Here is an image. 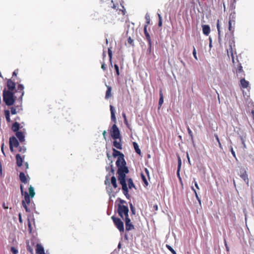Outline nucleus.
<instances>
[{
    "label": "nucleus",
    "mask_w": 254,
    "mask_h": 254,
    "mask_svg": "<svg viewBox=\"0 0 254 254\" xmlns=\"http://www.w3.org/2000/svg\"><path fill=\"white\" fill-rule=\"evenodd\" d=\"M5 85L2 91L3 102L10 107L9 110H4V115L7 123L12 122L10 114L14 115L23 111L22 101L24 95V86L16 83L11 79H6Z\"/></svg>",
    "instance_id": "obj_1"
},
{
    "label": "nucleus",
    "mask_w": 254,
    "mask_h": 254,
    "mask_svg": "<svg viewBox=\"0 0 254 254\" xmlns=\"http://www.w3.org/2000/svg\"><path fill=\"white\" fill-rule=\"evenodd\" d=\"M113 156L114 157H118V159L116 162L118 167V179L120 184L122 186L123 194L128 199L130 197L128 193V189L130 190L132 188L136 189L135 186L131 178L126 179V175L128 173L129 170L126 166L127 164L124 159V155L115 148L113 149Z\"/></svg>",
    "instance_id": "obj_2"
},
{
    "label": "nucleus",
    "mask_w": 254,
    "mask_h": 254,
    "mask_svg": "<svg viewBox=\"0 0 254 254\" xmlns=\"http://www.w3.org/2000/svg\"><path fill=\"white\" fill-rule=\"evenodd\" d=\"M113 161H111L110 165L108 167H106V170L107 171H110L109 175L106 177V180L105 181V184L106 186H108V187L106 188L108 194L110 197H115L116 194L120 191L121 189L118 187V185L117 182V179L114 176L115 170L114 169L113 165Z\"/></svg>",
    "instance_id": "obj_3"
},
{
    "label": "nucleus",
    "mask_w": 254,
    "mask_h": 254,
    "mask_svg": "<svg viewBox=\"0 0 254 254\" xmlns=\"http://www.w3.org/2000/svg\"><path fill=\"white\" fill-rule=\"evenodd\" d=\"M234 47V42L233 39L232 38L231 40L229 41V48L227 50V54L228 56H229L230 54L231 55L232 62L235 68L237 76L240 78H242L245 76V74L244 71L243 69V67L241 65V64L239 63L237 58L236 59V61L235 60L234 55L233 51V47Z\"/></svg>",
    "instance_id": "obj_4"
},
{
    "label": "nucleus",
    "mask_w": 254,
    "mask_h": 254,
    "mask_svg": "<svg viewBox=\"0 0 254 254\" xmlns=\"http://www.w3.org/2000/svg\"><path fill=\"white\" fill-rule=\"evenodd\" d=\"M28 190L29 193L26 191H24L23 185H20V190L21 194L24 195V199L22 200V206L25 208L26 212H30L31 210L28 207L27 204H29L30 203V198H32L34 197L35 192L34 188L32 186H30L29 187Z\"/></svg>",
    "instance_id": "obj_5"
},
{
    "label": "nucleus",
    "mask_w": 254,
    "mask_h": 254,
    "mask_svg": "<svg viewBox=\"0 0 254 254\" xmlns=\"http://www.w3.org/2000/svg\"><path fill=\"white\" fill-rule=\"evenodd\" d=\"M110 109L111 111V119L114 124L110 130L111 136L113 139H120L121 137L120 130L116 125V118L115 116V110L114 107L112 105L110 106Z\"/></svg>",
    "instance_id": "obj_6"
},
{
    "label": "nucleus",
    "mask_w": 254,
    "mask_h": 254,
    "mask_svg": "<svg viewBox=\"0 0 254 254\" xmlns=\"http://www.w3.org/2000/svg\"><path fill=\"white\" fill-rule=\"evenodd\" d=\"M235 17L234 14H230L229 17V27L228 29L230 32L231 35L229 37V38H227V41H228L229 43L230 40H231L232 38L233 39L234 41V37L233 36L234 32L235 31Z\"/></svg>",
    "instance_id": "obj_7"
},
{
    "label": "nucleus",
    "mask_w": 254,
    "mask_h": 254,
    "mask_svg": "<svg viewBox=\"0 0 254 254\" xmlns=\"http://www.w3.org/2000/svg\"><path fill=\"white\" fill-rule=\"evenodd\" d=\"M117 212L119 215L123 219H124V216L125 218L128 217V208L127 205L118 204Z\"/></svg>",
    "instance_id": "obj_8"
},
{
    "label": "nucleus",
    "mask_w": 254,
    "mask_h": 254,
    "mask_svg": "<svg viewBox=\"0 0 254 254\" xmlns=\"http://www.w3.org/2000/svg\"><path fill=\"white\" fill-rule=\"evenodd\" d=\"M114 225L121 233L124 232V225L123 222L119 218L116 217L115 216L111 217Z\"/></svg>",
    "instance_id": "obj_9"
},
{
    "label": "nucleus",
    "mask_w": 254,
    "mask_h": 254,
    "mask_svg": "<svg viewBox=\"0 0 254 254\" xmlns=\"http://www.w3.org/2000/svg\"><path fill=\"white\" fill-rule=\"evenodd\" d=\"M19 143L15 136H12L9 138V149L11 152H13L14 147H18Z\"/></svg>",
    "instance_id": "obj_10"
},
{
    "label": "nucleus",
    "mask_w": 254,
    "mask_h": 254,
    "mask_svg": "<svg viewBox=\"0 0 254 254\" xmlns=\"http://www.w3.org/2000/svg\"><path fill=\"white\" fill-rule=\"evenodd\" d=\"M126 230L129 231L134 229V225L132 224L130 218L128 217L125 218V219Z\"/></svg>",
    "instance_id": "obj_11"
},
{
    "label": "nucleus",
    "mask_w": 254,
    "mask_h": 254,
    "mask_svg": "<svg viewBox=\"0 0 254 254\" xmlns=\"http://www.w3.org/2000/svg\"><path fill=\"white\" fill-rule=\"evenodd\" d=\"M19 179L22 183L27 184H28L30 178L28 176H26L24 173L20 172L19 173Z\"/></svg>",
    "instance_id": "obj_12"
},
{
    "label": "nucleus",
    "mask_w": 254,
    "mask_h": 254,
    "mask_svg": "<svg viewBox=\"0 0 254 254\" xmlns=\"http://www.w3.org/2000/svg\"><path fill=\"white\" fill-rule=\"evenodd\" d=\"M16 137L17 138L21 143L25 141V134L22 131H19L15 132Z\"/></svg>",
    "instance_id": "obj_13"
},
{
    "label": "nucleus",
    "mask_w": 254,
    "mask_h": 254,
    "mask_svg": "<svg viewBox=\"0 0 254 254\" xmlns=\"http://www.w3.org/2000/svg\"><path fill=\"white\" fill-rule=\"evenodd\" d=\"M24 158V156H23V157H22L21 156V155L19 154H17L16 155L15 158H16V165L18 167H21L22 165Z\"/></svg>",
    "instance_id": "obj_14"
},
{
    "label": "nucleus",
    "mask_w": 254,
    "mask_h": 254,
    "mask_svg": "<svg viewBox=\"0 0 254 254\" xmlns=\"http://www.w3.org/2000/svg\"><path fill=\"white\" fill-rule=\"evenodd\" d=\"M115 140L113 141V146L118 149H122V138L121 137L120 139H114Z\"/></svg>",
    "instance_id": "obj_15"
},
{
    "label": "nucleus",
    "mask_w": 254,
    "mask_h": 254,
    "mask_svg": "<svg viewBox=\"0 0 254 254\" xmlns=\"http://www.w3.org/2000/svg\"><path fill=\"white\" fill-rule=\"evenodd\" d=\"M22 127H20V124L18 123L17 122H15L11 126V130L14 132H16L17 131H19V129L21 128Z\"/></svg>",
    "instance_id": "obj_16"
},
{
    "label": "nucleus",
    "mask_w": 254,
    "mask_h": 254,
    "mask_svg": "<svg viewBox=\"0 0 254 254\" xmlns=\"http://www.w3.org/2000/svg\"><path fill=\"white\" fill-rule=\"evenodd\" d=\"M202 32L204 35L208 36L210 33V28L208 25H202Z\"/></svg>",
    "instance_id": "obj_17"
},
{
    "label": "nucleus",
    "mask_w": 254,
    "mask_h": 254,
    "mask_svg": "<svg viewBox=\"0 0 254 254\" xmlns=\"http://www.w3.org/2000/svg\"><path fill=\"white\" fill-rule=\"evenodd\" d=\"M249 85V83L247 81L244 77H242L240 80V85L243 88H247Z\"/></svg>",
    "instance_id": "obj_18"
},
{
    "label": "nucleus",
    "mask_w": 254,
    "mask_h": 254,
    "mask_svg": "<svg viewBox=\"0 0 254 254\" xmlns=\"http://www.w3.org/2000/svg\"><path fill=\"white\" fill-rule=\"evenodd\" d=\"M36 254H45L44 248L40 244H37L36 249Z\"/></svg>",
    "instance_id": "obj_19"
},
{
    "label": "nucleus",
    "mask_w": 254,
    "mask_h": 254,
    "mask_svg": "<svg viewBox=\"0 0 254 254\" xmlns=\"http://www.w3.org/2000/svg\"><path fill=\"white\" fill-rule=\"evenodd\" d=\"M106 87L107 88V90L106 92L105 98L106 99H108L110 98V97H111V96H112V93H111L112 87L107 85H106Z\"/></svg>",
    "instance_id": "obj_20"
},
{
    "label": "nucleus",
    "mask_w": 254,
    "mask_h": 254,
    "mask_svg": "<svg viewBox=\"0 0 254 254\" xmlns=\"http://www.w3.org/2000/svg\"><path fill=\"white\" fill-rule=\"evenodd\" d=\"M240 177L244 180V181L246 183L248 186L249 185V179L248 178V175L247 173L245 174L244 175H239Z\"/></svg>",
    "instance_id": "obj_21"
},
{
    "label": "nucleus",
    "mask_w": 254,
    "mask_h": 254,
    "mask_svg": "<svg viewBox=\"0 0 254 254\" xmlns=\"http://www.w3.org/2000/svg\"><path fill=\"white\" fill-rule=\"evenodd\" d=\"M159 96H160V98H159L158 104H159V107H161L164 102L163 95V93H162L161 90H160Z\"/></svg>",
    "instance_id": "obj_22"
},
{
    "label": "nucleus",
    "mask_w": 254,
    "mask_h": 254,
    "mask_svg": "<svg viewBox=\"0 0 254 254\" xmlns=\"http://www.w3.org/2000/svg\"><path fill=\"white\" fill-rule=\"evenodd\" d=\"M133 147H134L135 152L138 154L140 155L141 154V151H140V149L139 148V146H138L137 143L135 142H133Z\"/></svg>",
    "instance_id": "obj_23"
},
{
    "label": "nucleus",
    "mask_w": 254,
    "mask_h": 254,
    "mask_svg": "<svg viewBox=\"0 0 254 254\" xmlns=\"http://www.w3.org/2000/svg\"><path fill=\"white\" fill-rule=\"evenodd\" d=\"M217 29L218 31V40L219 42H220L221 38H220V21L219 19L217 20Z\"/></svg>",
    "instance_id": "obj_24"
},
{
    "label": "nucleus",
    "mask_w": 254,
    "mask_h": 254,
    "mask_svg": "<svg viewBox=\"0 0 254 254\" xmlns=\"http://www.w3.org/2000/svg\"><path fill=\"white\" fill-rule=\"evenodd\" d=\"M191 190L193 191L194 194H195V197L197 199V200H198L199 203L200 204H201V200H200V198H199V197L198 196V194L197 193V191H196V190L194 189L193 187L191 186Z\"/></svg>",
    "instance_id": "obj_25"
},
{
    "label": "nucleus",
    "mask_w": 254,
    "mask_h": 254,
    "mask_svg": "<svg viewBox=\"0 0 254 254\" xmlns=\"http://www.w3.org/2000/svg\"><path fill=\"white\" fill-rule=\"evenodd\" d=\"M108 53L109 57V60L111 65H112V51L111 48H108Z\"/></svg>",
    "instance_id": "obj_26"
},
{
    "label": "nucleus",
    "mask_w": 254,
    "mask_h": 254,
    "mask_svg": "<svg viewBox=\"0 0 254 254\" xmlns=\"http://www.w3.org/2000/svg\"><path fill=\"white\" fill-rule=\"evenodd\" d=\"M141 177L142 181L143 182V183L144 184V187L147 186L148 185V182L147 181V179H146L145 176L142 173H141Z\"/></svg>",
    "instance_id": "obj_27"
},
{
    "label": "nucleus",
    "mask_w": 254,
    "mask_h": 254,
    "mask_svg": "<svg viewBox=\"0 0 254 254\" xmlns=\"http://www.w3.org/2000/svg\"><path fill=\"white\" fill-rule=\"evenodd\" d=\"M18 151L21 153H24L26 151V148L24 145L18 146Z\"/></svg>",
    "instance_id": "obj_28"
},
{
    "label": "nucleus",
    "mask_w": 254,
    "mask_h": 254,
    "mask_svg": "<svg viewBox=\"0 0 254 254\" xmlns=\"http://www.w3.org/2000/svg\"><path fill=\"white\" fill-rule=\"evenodd\" d=\"M145 36L146 39L148 43V45H150L151 43H152V42H151V37H150V36L149 33L145 34Z\"/></svg>",
    "instance_id": "obj_29"
},
{
    "label": "nucleus",
    "mask_w": 254,
    "mask_h": 254,
    "mask_svg": "<svg viewBox=\"0 0 254 254\" xmlns=\"http://www.w3.org/2000/svg\"><path fill=\"white\" fill-rule=\"evenodd\" d=\"M187 130L188 131V133L190 137L191 141H193V135L192 131L191 130V129L189 127H188Z\"/></svg>",
    "instance_id": "obj_30"
},
{
    "label": "nucleus",
    "mask_w": 254,
    "mask_h": 254,
    "mask_svg": "<svg viewBox=\"0 0 254 254\" xmlns=\"http://www.w3.org/2000/svg\"><path fill=\"white\" fill-rule=\"evenodd\" d=\"M166 247L173 254H177L175 250L170 245H166Z\"/></svg>",
    "instance_id": "obj_31"
},
{
    "label": "nucleus",
    "mask_w": 254,
    "mask_h": 254,
    "mask_svg": "<svg viewBox=\"0 0 254 254\" xmlns=\"http://www.w3.org/2000/svg\"><path fill=\"white\" fill-rule=\"evenodd\" d=\"M10 252L12 253L13 254H17L18 253V250L14 247H12L10 249Z\"/></svg>",
    "instance_id": "obj_32"
},
{
    "label": "nucleus",
    "mask_w": 254,
    "mask_h": 254,
    "mask_svg": "<svg viewBox=\"0 0 254 254\" xmlns=\"http://www.w3.org/2000/svg\"><path fill=\"white\" fill-rule=\"evenodd\" d=\"M114 67L116 70V72L117 75L119 76L120 75V72H119V68L118 65L117 64H115Z\"/></svg>",
    "instance_id": "obj_33"
},
{
    "label": "nucleus",
    "mask_w": 254,
    "mask_h": 254,
    "mask_svg": "<svg viewBox=\"0 0 254 254\" xmlns=\"http://www.w3.org/2000/svg\"><path fill=\"white\" fill-rule=\"evenodd\" d=\"M246 173H247V171L244 168H241L240 169L239 175H244L245 174H246Z\"/></svg>",
    "instance_id": "obj_34"
},
{
    "label": "nucleus",
    "mask_w": 254,
    "mask_h": 254,
    "mask_svg": "<svg viewBox=\"0 0 254 254\" xmlns=\"http://www.w3.org/2000/svg\"><path fill=\"white\" fill-rule=\"evenodd\" d=\"M192 54H193V56L194 58V59L196 60H197V56H196V50H195V48H194V47H193Z\"/></svg>",
    "instance_id": "obj_35"
},
{
    "label": "nucleus",
    "mask_w": 254,
    "mask_h": 254,
    "mask_svg": "<svg viewBox=\"0 0 254 254\" xmlns=\"http://www.w3.org/2000/svg\"><path fill=\"white\" fill-rule=\"evenodd\" d=\"M149 47L147 50V54H151L152 52V43H151L150 45H148Z\"/></svg>",
    "instance_id": "obj_36"
},
{
    "label": "nucleus",
    "mask_w": 254,
    "mask_h": 254,
    "mask_svg": "<svg viewBox=\"0 0 254 254\" xmlns=\"http://www.w3.org/2000/svg\"><path fill=\"white\" fill-rule=\"evenodd\" d=\"M230 151H231V152L232 154L233 155V157L235 158V159L236 160H237V158L236 157V155L235 152L234 151L232 146H231V147H230Z\"/></svg>",
    "instance_id": "obj_37"
},
{
    "label": "nucleus",
    "mask_w": 254,
    "mask_h": 254,
    "mask_svg": "<svg viewBox=\"0 0 254 254\" xmlns=\"http://www.w3.org/2000/svg\"><path fill=\"white\" fill-rule=\"evenodd\" d=\"M178 169H179V170L181 169V165H182V161L180 157L178 156Z\"/></svg>",
    "instance_id": "obj_38"
},
{
    "label": "nucleus",
    "mask_w": 254,
    "mask_h": 254,
    "mask_svg": "<svg viewBox=\"0 0 254 254\" xmlns=\"http://www.w3.org/2000/svg\"><path fill=\"white\" fill-rule=\"evenodd\" d=\"M18 69H16V70H15L13 73H12V78H11L14 82V79H12L13 78L14 76H16L17 75V73H18Z\"/></svg>",
    "instance_id": "obj_39"
},
{
    "label": "nucleus",
    "mask_w": 254,
    "mask_h": 254,
    "mask_svg": "<svg viewBox=\"0 0 254 254\" xmlns=\"http://www.w3.org/2000/svg\"><path fill=\"white\" fill-rule=\"evenodd\" d=\"M145 19H146V23L145 25H147L150 24V18L149 16L146 15L145 16Z\"/></svg>",
    "instance_id": "obj_40"
},
{
    "label": "nucleus",
    "mask_w": 254,
    "mask_h": 254,
    "mask_svg": "<svg viewBox=\"0 0 254 254\" xmlns=\"http://www.w3.org/2000/svg\"><path fill=\"white\" fill-rule=\"evenodd\" d=\"M117 200L119 201L120 202L118 204L124 205V203H126V201L125 200H123L120 198H118Z\"/></svg>",
    "instance_id": "obj_41"
},
{
    "label": "nucleus",
    "mask_w": 254,
    "mask_h": 254,
    "mask_svg": "<svg viewBox=\"0 0 254 254\" xmlns=\"http://www.w3.org/2000/svg\"><path fill=\"white\" fill-rule=\"evenodd\" d=\"M130 210H131L132 214H135V209L133 207V206H132V204L131 203L130 204Z\"/></svg>",
    "instance_id": "obj_42"
},
{
    "label": "nucleus",
    "mask_w": 254,
    "mask_h": 254,
    "mask_svg": "<svg viewBox=\"0 0 254 254\" xmlns=\"http://www.w3.org/2000/svg\"><path fill=\"white\" fill-rule=\"evenodd\" d=\"M127 42L129 44L132 45V46L133 45V40L130 37L129 38H128V39H127Z\"/></svg>",
    "instance_id": "obj_43"
},
{
    "label": "nucleus",
    "mask_w": 254,
    "mask_h": 254,
    "mask_svg": "<svg viewBox=\"0 0 254 254\" xmlns=\"http://www.w3.org/2000/svg\"><path fill=\"white\" fill-rule=\"evenodd\" d=\"M101 68L104 71H106L107 70V66H106V65L104 63V62H103L102 63Z\"/></svg>",
    "instance_id": "obj_44"
},
{
    "label": "nucleus",
    "mask_w": 254,
    "mask_h": 254,
    "mask_svg": "<svg viewBox=\"0 0 254 254\" xmlns=\"http://www.w3.org/2000/svg\"><path fill=\"white\" fill-rule=\"evenodd\" d=\"M193 182L194 183V186H195V187L196 189L197 190H199V186H198V184H197V182H196V181H195V179H193Z\"/></svg>",
    "instance_id": "obj_45"
},
{
    "label": "nucleus",
    "mask_w": 254,
    "mask_h": 254,
    "mask_svg": "<svg viewBox=\"0 0 254 254\" xmlns=\"http://www.w3.org/2000/svg\"><path fill=\"white\" fill-rule=\"evenodd\" d=\"M119 4L118 3H117V4H114L113 3V6H112L113 8L116 9V10H118L119 9Z\"/></svg>",
    "instance_id": "obj_46"
},
{
    "label": "nucleus",
    "mask_w": 254,
    "mask_h": 254,
    "mask_svg": "<svg viewBox=\"0 0 254 254\" xmlns=\"http://www.w3.org/2000/svg\"><path fill=\"white\" fill-rule=\"evenodd\" d=\"M147 25H144V35L146 34V33H148V32H147Z\"/></svg>",
    "instance_id": "obj_47"
},
{
    "label": "nucleus",
    "mask_w": 254,
    "mask_h": 254,
    "mask_svg": "<svg viewBox=\"0 0 254 254\" xmlns=\"http://www.w3.org/2000/svg\"><path fill=\"white\" fill-rule=\"evenodd\" d=\"M27 250L28 252H30L31 253H32L33 250L29 246H28L27 247Z\"/></svg>",
    "instance_id": "obj_48"
},
{
    "label": "nucleus",
    "mask_w": 254,
    "mask_h": 254,
    "mask_svg": "<svg viewBox=\"0 0 254 254\" xmlns=\"http://www.w3.org/2000/svg\"><path fill=\"white\" fill-rule=\"evenodd\" d=\"M18 219L20 223H22V216L20 213H19L18 215Z\"/></svg>",
    "instance_id": "obj_49"
},
{
    "label": "nucleus",
    "mask_w": 254,
    "mask_h": 254,
    "mask_svg": "<svg viewBox=\"0 0 254 254\" xmlns=\"http://www.w3.org/2000/svg\"><path fill=\"white\" fill-rule=\"evenodd\" d=\"M24 166L25 167V171L28 169L29 168V165H28V162H25L24 163Z\"/></svg>",
    "instance_id": "obj_50"
},
{
    "label": "nucleus",
    "mask_w": 254,
    "mask_h": 254,
    "mask_svg": "<svg viewBox=\"0 0 254 254\" xmlns=\"http://www.w3.org/2000/svg\"><path fill=\"white\" fill-rule=\"evenodd\" d=\"M28 226L29 230V231L31 232V230H32V228H31V223H30V222L29 221V222H28Z\"/></svg>",
    "instance_id": "obj_51"
},
{
    "label": "nucleus",
    "mask_w": 254,
    "mask_h": 254,
    "mask_svg": "<svg viewBox=\"0 0 254 254\" xmlns=\"http://www.w3.org/2000/svg\"><path fill=\"white\" fill-rule=\"evenodd\" d=\"M180 170H179V169H177V176L178 177V178L181 179V177H180Z\"/></svg>",
    "instance_id": "obj_52"
},
{
    "label": "nucleus",
    "mask_w": 254,
    "mask_h": 254,
    "mask_svg": "<svg viewBox=\"0 0 254 254\" xmlns=\"http://www.w3.org/2000/svg\"><path fill=\"white\" fill-rule=\"evenodd\" d=\"M241 141H242V143L243 144L244 147H246V144H245V143L244 139L242 137H241Z\"/></svg>",
    "instance_id": "obj_53"
},
{
    "label": "nucleus",
    "mask_w": 254,
    "mask_h": 254,
    "mask_svg": "<svg viewBox=\"0 0 254 254\" xmlns=\"http://www.w3.org/2000/svg\"><path fill=\"white\" fill-rule=\"evenodd\" d=\"M162 19H159V22H158V26L159 27H161V26H162Z\"/></svg>",
    "instance_id": "obj_54"
},
{
    "label": "nucleus",
    "mask_w": 254,
    "mask_h": 254,
    "mask_svg": "<svg viewBox=\"0 0 254 254\" xmlns=\"http://www.w3.org/2000/svg\"><path fill=\"white\" fill-rule=\"evenodd\" d=\"M153 208H154V210L155 211L158 210V205L157 204L154 205L153 206Z\"/></svg>",
    "instance_id": "obj_55"
},
{
    "label": "nucleus",
    "mask_w": 254,
    "mask_h": 254,
    "mask_svg": "<svg viewBox=\"0 0 254 254\" xmlns=\"http://www.w3.org/2000/svg\"><path fill=\"white\" fill-rule=\"evenodd\" d=\"M2 207L4 209H7L8 208V206H6L5 205V203L4 202L2 204Z\"/></svg>",
    "instance_id": "obj_56"
},
{
    "label": "nucleus",
    "mask_w": 254,
    "mask_h": 254,
    "mask_svg": "<svg viewBox=\"0 0 254 254\" xmlns=\"http://www.w3.org/2000/svg\"><path fill=\"white\" fill-rule=\"evenodd\" d=\"M145 172L146 175L148 176V177L149 178V171H148V170L146 168L145 169Z\"/></svg>",
    "instance_id": "obj_57"
},
{
    "label": "nucleus",
    "mask_w": 254,
    "mask_h": 254,
    "mask_svg": "<svg viewBox=\"0 0 254 254\" xmlns=\"http://www.w3.org/2000/svg\"><path fill=\"white\" fill-rule=\"evenodd\" d=\"M215 136L216 139V140L217 141V142H219L220 140H219V137H218V135H217V134H215Z\"/></svg>",
    "instance_id": "obj_58"
},
{
    "label": "nucleus",
    "mask_w": 254,
    "mask_h": 254,
    "mask_svg": "<svg viewBox=\"0 0 254 254\" xmlns=\"http://www.w3.org/2000/svg\"><path fill=\"white\" fill-rule=\"evenodd\" d=\"M209 47L211 48L212 47V40L211 38H209Z\"/></svg>",
    "instance_id": "obj_59"
},
{
    "label": "nucleus",
    "mask_w": 254,
    "mask_h": 254,
    "mask_svg": "<svg viewBox=\"0 0 254 254\" xmlns=\"http://www.w3.org/2000/svg\"><path fill=\"white\" fill-rule=\"evenodd\" d=\"M20 118L19 117H16V118H14V121H15V122H16L17 121H20Z\"/></svg>",
    "instance_id": "obj_60"
},
{
    "label": "nucleus",
    "mask_w": 254,
    "mask_h": 254,
    "mask_svg": "<svg viewBox=\"0 0 254 254\" xmlns=\"http://www.w3.org/2000/svg\"><path fill=\"white\" fill-rule=\"evenodd\" d=\"M124 122H125V124L128 126V122H127V119H124Z\"/></svg>",
    "instance_id": "obj_61"
},
{
    "label": "nucleus",
    "mask_w": 254,
    "mask_h": 254,
    "mask_svg": "<svg viewBox=\"0 0 254 254\" xmlns=\"http://www.w3.org/2000/svg\"><path fill=\"white\" fill-rule=\"evenodd\" d=\"M106 130H104L103 132V135L104 136V138H105V136H106Z\"/></svg>",
    "instance_id": "obj_62"
},
{
    "label": "nucleus",
    "mask_w": 254,
    "mask_h": 254,
    "mask_svg": "<svg viewBox=\"0 0 254 254\" xmlns=\"http://www.w3.org/2000/svg\"><path fill=\"white\" fill-rule=\"evenodd\" d=\"M122 115H123V117L124 119H127L126 115L125 113H123Z\"/></svg>",
    "instance_id": "obj_63"
},
{
    "label": "nucleus",
    "mask_w": 254,
    "mask_h": 254,
    "mask_svg": "<svg viewBox=\"0 0 254 254\" xmlns=\"http://www.w3.org/2000/svg\"><path fill=\"white\" fill-rule=\"evenodd\" d=\"M252 114L253 118V119L254 120V110H253L252 111Z\"/></svg>",
    "instance_id": "obj_64"
}]
</instances>
